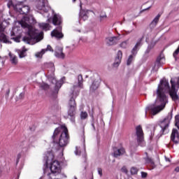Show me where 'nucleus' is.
I'll return each mask as SVG.
<instances>
[{
    "label": "nucleus",
    "mask_w": 179,
    "mask_h": 179,
    "mask_svg": "<svg viewBox=\"0 0 179 179\" xmlns=\"http://www.w3.org/2000/svg\"><path fill=\"white\" fill-rule=\"evenodd\" d=\"M171 89H170L169 80L164 79L160 81V84L157 90V99L154 104L150 105L145 108V114H148V111H150L152 115H156V114H158V113L164 109L166 104L168 103L166 93H169L171 99L175 101L178 100L176 85L179 86V78H174V80L171 79Z\"/></svg>",
    "instance_id": "obj_1"
},
{
    "label": "nucleus",
    "mask_w": 179,
    "mask_h": 179,
    "mask_svg": "<svg viewBox=\"0 0 179 179\" xmlns=\"http://www.w3.org/2000/svg\"><path fill=\"white\" fill-rule=\"evenodd\" d=\"M77 80L71 88V95L68 102V118L71 120V122H75V115H76V101L75 98L78 97L80 89H83V76L80 74L78 75Z\"/></svg>",
    "instance_id": "obj_2"
},
{
    "label": "nucleus",
    "mask_w": 179,
    "mask_h": 179,
    "mask_svg": "<svg viewBox=\"0 0 179 179\" xmlns=\"http://www.w3.org/2000/svg\"><path fill=\"white\" fill-rule=\"evenodd\" d=\"M20 24H21L22 27H24V29H26V27L29 29L27 36H24L22 39L27 44H36V43H38V41L43 40V32H39L38 30L31 28L30 25L23 20L20 22Z\"/></svg>",
    "instance_id": "obj_3"
},
{
    "label": "nucleus",
    "mask_w": 179,
    "mask_h": 179,
    "mask_svg": "<svg viewBox=\"0 0 179 179\" xmlns=\"http://www.w3.org/2000/svg\"><path fill=\"white\" fill-rule=\"evenodd\" d=\"M58 138H59V145L60 148H64L68 145L69 143V135L68 134V129H66V127L61 126L55 129L53 135L52 136V139L55 143H58Z\"/></svg>",
    "instance_id": "obj_4"
},
{
    "label": "nucleus",
    "mask_w": 179,
    "mask_h": 179,
    "mask_svg": "<svg viewBox=\"0 0 179 179\" xmlns=\"http://www.w3.org/2000/svg\"><path fill=\"white\" fill-rule=\"evenodd\" d=\"M46 167H48V164H50V169L52 173H48V176H57L61 172V166L59 162L53 161L54 154L52 152H48L46 157H45Z\"/></svg>",
    "instance_id": "obj_5"
},
{
    "label": "nucleus",
    "mask_w": 179,
    "mask_h": 179,
    "mask_svg": "<svg viewBox=\"0 0 179 179\" xmlns=\"http://www.w3.org/2000/svg\"><path fill=\"white\" fill-rule=\"evenodd\" d=\"M142 40H143V38L138 39L135 46L131 50V55L129 56L127 65H131V64H132V62L134 61V57L138 54V51H139V48H141V46L142 45Z\"/></svg>",
    "instance_id": "obj_6"
},
{
    "label": "nucleus",
    "mask_w": 179,
    "mask_h": 179,
    "mask_svg": "<svg viewBox=\"0 0 179 179\" xmlns=\"http://www.w3.org/2000/svg\"><path fill=\"white\" fill-rule=\"evenodd\" d=\"M136 135L137 136V142L138 145L141 147L146 146V143H145L143 137V130L142 129V127H141V125L136 127Z\"/></svg>",
    "instance_id": "obj_7"
},
{
    "label": "nucleus",
    "mask_w": 179,
    "mask_h": 179,
    "mask_svg": "<svg viewBox=\"0 0 179 179\" xmlns=\"http://www.w3.org/2000/svg\"><path fill=\"white\" fill-rule=\"evenodd\" d=\"M14 9L17 12H19L20 15H27L29 12H30V7L29 6H26L22 3H18L14 6Z\"/></svg>",
    "instance_id": "obj_8"
},
{
    "label": "nucleus",
    "mask_w": 179,
    "mask_h": 179,
    "mask_svg": "<svg viewBox=\"0 0 179 179\" xmlns=\"http://www.w3.org/2000/svg\"><path fill=\"white\" fill-rule=\"evenodd\" d=\"M166 63V58L164 57V54L163 52H161L159 55L157 57L155 66L153 67V71L157 72L159 71V68L162 66V65H164Z\"/></svg>",
    "instance_id": "obj_9"
},
{
    "label": "nucleus",
    "mask_w": 179,
    "mask_h": 179,
    "mask_svg": "<svg viewBox=\"0 0 179 179\" xmlns=\"http://www.w3.org/2000/svg\"><path fill=\"white\" fill-rule=\"evenodd\" d=\"M169 124H170V120H169V118H165L160 122L159 127L161 128L162 135H164V134H167L169 132Z\"/></svg>",
    "instance_id": "obj_10"
},
{
    "label": "nucleus",
    "mask_w": 179,
    "mask_h": 179,
    "mask_svg": "<svg viewBox=\"0 0 179 179\" xmlns=\"http://www.w3.org/2000/svg\"><path fill=\"white\" fill-rule=\"evenodd\" d=\"M47 4V0H36L35 5L38 10H43V12L47 13L48 10L45 5Z\"/></svg>",
    "instance_id": "obj_11"
},
{
    "label": "nucleus",
    "mask_w": 179,
    "mask_h": 179,
    "mask_svg": "<svg viewBox=\"0 0 179 179\" xmlns=\"http://www.w3.org/2000/svg\"><path fill=\"white\" fill-rule=\"evenodd\" d=\"M52 83H55V91L53 92L54 97H57V94H58V92L59 91V89H61V87L62 86V80L57 81L55 78H52Z\"/></svg>",
    "instance_id": "obj_12"
},
{
    "label": "nucleus",
    "mask_w": 179,
    "mask_h": 179,
    "mask_svg": "<svg viewBox=\"0 0 179 179\" xmlns=\"http://www.w3.org/2000/svg\"><path fill=\"white\" fill-rule=\"evenodd\" d=\"M100 82L101 80H100V77L97 76L92 82L90 87V92H94L95 90H97L100 86Z\"/></svg>",
    "instance_id": "obj_13"
},
{
    "label": "nucleus",
    "mask_w": 179,
    "mask_h": 179,
    "mask_svg": "<svg viewBox=\"0 0 179 179\" xmlns=\"http://www.w3.org/2000/svg\"><path fill=\"white\" fill-rule=\"evenodd\" d=\"M63 48L61 46H56L55 50V56L56 58H59L60 59H64L65 58V54L64 53Z\"/></svg>",
    "instance_id": "obj_14"
},
{
    "label": "nucleus",
    "mask_w": 179,
    "mask_h": 179,
    "mask_svg": "<svg viewBox=\"0 0 179 179\" xmlns=\"http://www.w3.org/2000/svg\"><path fill=\"white\" fill-rule=\"evenodd\" d=\"M122 59V51L118 50L116 57L115 59V62L113 63V66L115 68H118V66H120V64H121Z\"/></svg>",
    "instance_id": "obj_15"
},
{
    "label": "nucleus",
    "mask_w": 179,
    "mask_h": 179,
    "mask_svg": "<svg viewBox=\"0 0 179 179\" xmlns=\"http://www.w3.org/2000/svg\"><path fill=\"white\" fill-rule=\"evenodd\" d=\"M106 43L108 46L115 45L117 44V41H118V37L117 36H109L106 38Z\"/></svg>",
    "instance_id": "obj_16"
},
{
    "label": "nucleus",
    "mask_w": 179,
    "mask_h": 179,
    "mask_svg": "<svg viewBox=\"0 0 179 179\" xmlns=\"http://www.w3.org/2000/svg\"><path fill=\"white\" fill-rule=\"evenodd\" d=\"M171 140L172 141V142H174V143H179V134L178 130H177L176 129H173L172 130Z\"/></svg>",
    "instance_id": "obj_17"
},
{
    "label": "nucleus",
    "mask_w": 179,
    "mask_h": 179,
    "mask_svg": "<svg viewBox=\"0 0 179 179\" xmlns=\"http://www.w3.org/2000/svg\"><path fill=\"white\" fill-rule=\"evenodd\" d=\"M62 27H59L57 29H54L51 32L52 37H55V38H62L64 37V34L61 33Z\"/></svg>",
    "instance_id": "obj_18"
},
{
    "label": "nucleus",
    "mask_w": 179,
    "mask_h": 179,
    "mask_svg": "<svg viewBox=\"0 0 179 179\" xmlns=\"http://www.w3.org/2000/svg\"><path fill=\"white\" fill-rule=\"evenodd\" d=\"M5 30V28L2 26V24H0V41H3V43H9L8 38H6V35L2 33Z\"/></svg>",
    "instance_id": "obj_19"
},
{
    "label": "nucleus",
    "mask_w": 179,
    "mask_h": 179,
    "mask_svg": "<svg viewBox=\"0 0 179 179\" xmlns=\"http://www.w3.org/2000/svg\"><path fill=\"white\" fill-rule=\"evenodd\" d=\"M89 12H92L89 10H80V17L83 20H87L89 19Z\"/></svg>",
    "instance_id": "obj_20"
},
{
    "label": "nucleus",
    "mask_w": 179,
    "mask_h": 179,
    "mask_svg": "<svg viewBox=\"0 0 179 179\" xmlns=\"http://www.w3.org/2000/svg\"><path fill=\"white\" fill-rule=\"evenodd\" d=\"M61 15H58V14H55L52 18V24L55 26H58L59 24H61Z\"/></svg>",
    "instance_id": "obj_21"
},
{
    "label": "nucleus",
    "mask_w": 179,
    "mask_h": 179,
    "mask_svg": "<svg viewBox=\"0 0 179 179\" xmlns=\"http://www.w3.org/2000/svg\"><path fill=\"white\" fill-rule=\"evenodd\" d=\"M9 57H10V62L13 65H17V62H19V60L17 59V57L12 53H9Z\"/></svg>",
    "instance_id": "obj_22"
},
{
    "label": "nucleus",
    "mask_w": 179,
    "mask_h": 179,
    "mask_svg": "<svg viewBox=\"0 0 179 179\" xmlns=\"http://www.w3.org/2000/svg\"><path fill=\"white\" fill-rule=\"evenodd\" d=\"M124 153H125V150L124 148H120L117 150V148H115L113 156L114 157H118V156H122V155H124Z\"/></svg>",
    "instance_id": "obj_23"
},
{
    "label": "nucleus",
    "mask_w": 179,
    "mask_h": 179,
    "mask_svg": "<svg viewBox=\"0 0 179 179\" xmlns=\"http://www.w3.org/2000/svg\"><path fill=\"white\" fill-rule=\"evenodd\" d=\"M17 52L19 55V58H24V57H27V49L24 48L22 50H18Z\"/></svg>",
    "instance_id": "obj_24"
},
{
    "label": "nucleus",
    "mask_w": 179,
    "mask_h": 179,
    "mask_svg": "<svg viewBox=\"0 0 179 179\" xmlns=\"http://www.w3.org/2000/svg\"><path fill=\"white\" fill-rule=\"evenodd\" d=\"M162 16V15L158 14L152 20V22L150 24V27L154 28L156 27V25L157 24V23H159V20L160 19V17Z\"/></svg>",
    "instance_id": "obj_25"
},
{
    "label": "nucleus",
    "mask_w": 179,
    "mask_h": 179,
    "mask_svg": "<svg viewBox=\"0 0 179 179\" xmlns=\"http://www.w3.org/2000/svg\"><path fill=\"white\" fill-rule=\"evenodd\" d=\"M38 27H40V29H42V30H45V31H47V30H50V24L48 23H39Z\"/></svg>",
    "instance_id": "obj_26"
},
{
    "label": "nucleus",
    "mask_w": 179,
    "mask_h": 179,
    "mask_svg": "<svg viewBox=\"0 0 179 179\" xmlns=\"http://www.w3.org/2000/svg\"><path fill=\"white\" fill-rule=\"evenodd\" d=\"M146 156L148 155V152H145ZM145 162L148 163V164H150L151 166H155V162H153V159L149 157H145Z\"/></svg>",
    "instance_id": "obj_27"
},
{
    "label": "nucleus",
    "mask_w": 179,
    "mask_h": 179,
    "mask_svg": "<svg viewBox=\"0 0 179 179\" xmlns=\"http://www.w3.org/2000/svg\"><path fill=\"white\" fill-rule=\"evenodd\" d=\"M40 87L43 89V90H48L50 89V85L48 84L43 83L41 85Z\"/></svg>",
    "instance_id": "obj_28"
},
{
    "label": "nucleus",
    "mask_w": 179,
    "mask_h": 179,
    "mask_svg": "<svg viewBox=\"0 0 179 179\" xmlns=\"http://www.w3.org/2000/svg\"><path fill=\"white\" fill-rule=\"evenodd\" d=\"M138 170L137 169V168L134 166L131 167L130 169V173L132 175L138 174Z\"/></svg>",
    "instance_id": "obj_29"
},
{
    "label": "nucleus",
    "mask_w": 179,
    "mask_h": 179,
    "mask_svg": "<svg viewBox=\"0 0 179 179\" xmlns=\"http://www.w3.org/2000/svg\"><path fill=\"white\" fill-rule=\"evenodd\" d=\"M80 118H81V120H86V118H87V112H81Z\"/></svg>",
    "instance_id": "obj_30"
},
{
    "label": "nucleus",
    "mask_w": 179,
    "mask_h": 179,
    "mask_svg": "<svg viewBox=\"0 0 179 179\" xmlns=\"http://www.w3.org/2000/svg\"><path fill=\"white\" fill-rule=\"evenodd\" d=\"M121 48H127L128 47V41H124L120 43Z\"/></svg>",
    "instance_id": "obj_31"
},
{
    "label": "nucleus",
    "mask_w": 179,
    "mask_h": 179,
    "mask_svg": "<svg viewBox=\"0 0 179 179\" xmlns=\"http://www.w3.org/2000/svg\"><path fill=\"white\" fill-rule=\"evenodd\" d=\"M45 53V50L43 49L41 52H38L36 55V57L37 58H40V57H42L43 54Z\"/></svg>",
    "instance_id": "obj_32"
},
{
    "label": "nucleus",
    "mask_w": 179,
    "mask_h": 179,
    "mask_svg": "<svg viewBox=\"0 0 179 179\" xmlns=\"http://www.w3.org/2000/svg\"><path fill=\"white\" fill-rule=\"evenodd\" d=\"M59 178H54V179H66V175H65L64 173H59Z\"/></svg>",
    "instance_id": "obj_33"
},
{
    "label": "nucleus",
    "mask_w": 179,
    "mask_h": 179,
    "mask_svg": "<svg viewBox=\"0 0 179 179\" xmlns=\"http://www.w3.org/2000/svg\"><path fill=\"white\" fill-rule=\"evenodd\" d=\"M155 45H156V43L152 42L150 44L148 45V48L150 50H152V48H155Z\"/></svg>",
    "instance_id": "obj_34"
},
{
    "label": "nucleus",
    "mask_w": 179,
    "mask_h": 179,
    "mask_svg": "<svg viewBox=\"0 0 179 179\" xmlns=\"http://www.w3.org/2000/svg\"><path fill=\"white\" fill-rule=\"evenodd\" d=\"M43 50H45V51H51L52 52H54V50H52V48L50 45H48L47 48Z\"/></svg>",
    "instance_id": "obj_35"
},
{
    "label": "nucleus",
    "mask_w": 179,
    "mask_h": 179,
    "mask_svg": "<svg viewBox=\"0 0 179 179\" xmlns=\"http://www.w3.org/2000/svg\"><path fill=\"white\" fill-rule=\"evenodd\" d=\"M98 174L100 176V177L103 176V169L101 168L97 169Z\"/></svg>",
    "instance_id": "obj_36"
},
{
    "label": "nucleus",
    "mask_w": 179,
    "mask_h": 179,
    "mask_svg": "<svg viewBox=\"0 0 179 179\" xmlns=\"http://www.w3.org/2000/svg\"><path fill=\"white\" fill-rule=\"evenodd\" d=\"M75 153L77 156H80V150H79L78 147H76V151Z\"/></svg>",
    "instance_id": "obj_37"
},
{
    "label": "nucleus",
    "mask_w": 179,
    "mask_h": 179,
    "mask_svg": "<svg viewBox=\"0 0 179 179\" xmlns=\"http://www.w3.org/2000/svg\"><path fill=\"white\" fill-rule=\"evenodd\" d=\"M20 157H22V154L18 153L17 155L16 164H17V163H19V160H20Z\"/></svg>",
    "instance_id": "obj_38"
},
{
    "label": "nucleus",
    "mask_w": 179,
    "mask_h": 179,
    "mask_svg": "<svg viewBox=\"0 0 179 179\" xmlns=\"http://www.w3.org/2000/svg\"><path fill=\"white\" fill-rule=\"evenodd\" d=\"M82 138H83V143H85V128L83 127V129H82Z\"/></svg>",
    "instance_id": "obj_39"
},
{
    "label": "nucleus",
    "mask_w": 179,
    "mask_h": 179,
    "mask_svg": "<svg viewBox=\"0 0 179 179\" xmlns=\"http://www.w3.org/2000/svg\"><path fill=\"white\" fill-rule=\"evenodd\" d=\"M141 177L142 178H146L148 177V173L141 172Z\"/></svg>",
    "instance_id": "obj_40"
},
{
    "label": "nucleus",
    "mask_w": 179,
    "mask_h": 179,
    "mask_svg": "<svg viewBox=\"0 0 179 179\" xmlns=\"http://www.w3.org/2000/svg\"><path fill=\"white\" fill-rule=\"evenodd\" d=\"M50 66H51V71L52 73H54V72H55V67H54V64L51 63Z\"/></svg>",
    "instance_id": "obj_41"
},
{
    "label": "nucleus",
    "mask_w": 179,
    "mask_h": 179,
    "mask_svg": "<svg viewBox=\"0 0 179 179\" xmlns=\"http://www.w3.org/2000/svg\"><path fill=\"white\" fill-rule=\"evenodd\" d=\"M13 40H15L16 43L20 42V38L19 37L13 38Z\"/></svg>",
    "instance_id": "obj_42"
},
{
    "label": "nucleus",
    "mask_w": 179,
    "mask_h": 179,
    "mask_svg": "<svg viewBox=\"0 0 179 179\" xmlns=\"http://www.w3.org/2000/svg\"><path fill=\"white\" fill-rule=\"evenodd\" d=\"M18 97L19 99H23L24 97V93H20Z\"/></svg>",
    "instance_id": "obj_43"
},
{
    "label": "nucleus",
    "mask_w": 179,
    "mask_h": 179,
    "mask_svg": "<svg viewBox=\"0 0 179 179\" xmlns=\"http://www.w3.org/2000/svg\"><path fill=\"white\" fill-rule=\"evenodd\" d=\"M151 50V49H149V48H148L147 50H145V54H149V52H150Z\"/></svg>",
    "instance_id": "obj_44"
},
{
    "label": "nucleus",
    "mask_w": 179,
    "mask_h": 179,
    "mask_svg": "<svg viewBox=\"0 0 179 179\" xmlns=\"http://www.w3.org/2000/svg\"><path fill=\"white\" fill-rule=\"evenodd\" d=\"M122 170L123 173H125L126 174L128 173V170L125 168H122Z\"/></svg>",
    "instance_id": "obj_45"
},
{
    "label": "nucleus",
    "mask_w": 179,
    "mask_h": 179,
    "mask_svg": "<svg viewBox=\"0 0 179 179\" xmlns=\"http://www.w3.org/2000/svg\"><path fill=\"white\" fill-rule=\"evenodd\" d=\"M100 17L101 20L102 19H106V17H107V15H101Z\"/></svg>",
    "instance_id": "obj_46"
},
{
    "label": "nucleus",
    "mask_w": 179,
    "mask_h": 179,
    "mask_svg": "<svg viewBox=\"0 0 179 179\" xmlns=\"http://www.w3.org/2000/svg\"><path fill=\"white\" fill-rule=\"evenodd\" d=\"M175 171H176V173H179V167L178 166L175 169Z\"/></svg>",
    "instance_id": "obj_47"
},
{
    "label": "nucleus",
    "mask_w": 179,
    "mask_h": 179,
    "mask_svg": "<svg viewBox=\"0 0 179 179\" xmlns=\"http://www.w3.org/2000/svg\"><path fill=\"white\" fill-rule=\"evenodd\" d=\"M151 8H152V6H150V7H148V8H147L143 10V12H145V10H148L150 9Z\"/></svg>",
    "instance_id": "obj_48"
},
{
    "label": "nucleus",
    "mask_w": 179,
    "mask_h": 179,
    "mask_svg": "<svg viewBox=\"0 0 179 179\" xmlns=\"http://www.w3.org/2000/svg\"><path fill=\"white\" fill-rule=\"evenodd\" d=\"M92 127H93L94 131H96V127H94V124H92Z\"/></svg>",
    "instance_id": "obj_49"
},
{
    "label": "nucleus",
    "mask_w": 179,
    "mask_h": 179,
    "mask_svg": "<svg viewBox=\"0 0 179 179\" xmlns=\"http://www.w3.org/2000/svg\"><path fill=\"white\" fill-rule=\"evenodd\" d=\"M165 160H166V162H170V159L167 158L166 157H165Z\"/></svg>",
    "instance_id": "obj_50"
},
{
    "label": "nucleus",
    "mask_w": 179,
    "mask_h": 179,
    "mask_svg": "<svg viewBox=\"0 0 179 179\" xmlns=\"http://www.w3.org/2000/svg\"><path fill=\"white\" fill-rule=\"evenodd\" d=\"M74 179H78V178H76V176H74Z\"/></svg>",
    "instance_id": "obj_51"
},
{
    "label": "nucleus",
    "mask_w": 179,
    "mask_h": 179,
    "mask_svg": "<svg viewBox=\"0 0 179 179\" xmlns=\"http://www.w3.org/2000/svg\"><path fill=\"white\" fill-rule=\"evenodd\" d=\"M73 2H76V0H73Z\"/></svg>",
    "instance_id": "obj_52"
},
{
    "label": "nucleus",
    "mask_w": 179,
    "mask_h": 179,
    "mask_svg": "<svg viewBox=\"0 0 179 179\" xmlns=\"http://www.w3.org/2000/svg\"><path fill=\"white\" fill-rule=\"evenodd\" d=\"M0 59H1V57H0Z\"/></svg>",
    "instance_id": "obj_53"
}]
</instances>
